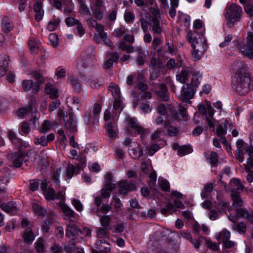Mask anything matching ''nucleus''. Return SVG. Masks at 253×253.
Wrapping results in <instances>:
<instances>
[{
  "label": "nucleus",
  "instance_id": "f257e3e1",
  "mask_svg": "<svg viewBox=\"0 0 253 253\" xmlns=\"http://www.w3.org/2000/svg\"><path fill=\"white\" fill-rule=\"evenodd\" d=\"M187 39L193 49L192 57L194 60L200 59L207 47L206 41L203 35L196 31H189L187 35Z\"/></svg>",
  "mask_w": 253,
  "mask_h": 253
},
{
  "label": "nucleus",
  "instance_id": "f03ea898",
  "mask_svg": "<svg viewBox=\"0 0 253 253\" xmlns=\"http://www.w3.org/2000/svg\"><path fill=\"white\" fill-rule=\"evenodd\" d=\"M251 82V78L244 69H238L235 76L234 84L235 92L240 95H245L247 94L250 90Z\"/></svg>",
  "mask_w": 253,
  "mask_h": 253
},
{
  "label": "nucleus",
  "instance_id": "7ed1b4c3",
  "mask_svg": "<svg viewBox=\"0 0 253 253\" xmlns=\"http://www.w3.org/2000/svg\"><path fill=\"white\" fill-rule=\"evenodd\" d=\"M242 7L235 3H232L226 10L225 17L227 21V26L232 28L235 23L239 21L242 16Z\"/></svg>",
  "mask_w": 253,
  "mask_h": 253
},
{
  "label": "nucleus",
  "instance_id": "20e7f679",
  "mask_svg": "<svg viewBox=\"0 0 253 253\" xmlns=\"http://www.w3.org/2000/svg\"><path fill=\"white\" fill-rule=\"evenodd\" d=\"M96 61L94 53L90 50L87 49L83 51L78 59V66L86 68L92 65Z\"/></svg>",
  "mask_w": 253,
  "mask_h": 253
},
{
  "label": "nucleus",
  "instance_id": "39448f33",
  "mask_svg": "<svg viewBox=\"0 0 253 253\" xmlns=\"http://www.w3.org/2000/svg\"><path fill=\"white\" fill-rule=\"evenodd\" d=\"M91 8V15L95 19L98 21L103 19L106 10L105 2L103 0H97L96 1H93Z\"/></svg>",
  "mask_w": 253,
  "mask_h": 253
},
{
  "label": "nucleus",
  "instance_id": "423d86ee",
  "mask_svg": "<svg viewBox=\"0 0 253 253\" xmlns=\"http://www.w3.org/2000/svg\"><path fill=\"white\" fill-rule=\"evenodd\" d=\"M101 76V72L98 71L96 73H89L87 74L81 75V78L85 82H89L90 86L95 88L101 86L102 82L99 80Z\"/></svg>",
  "mask_w": 253,
  "mask_h": 253
},
{
  "label": "nucleus",
  "instance_id": "0eeeda50",
  "mask_svg": "<svg viewBox=\"0 0 253 253\" xmlns=\"http://www.w3.org/2000/svg\"><path fill=\"white\" fill-rule=\"evenodd\" d=\"M8 158L12 159V165L15 168L21 167L23 163H26L29 160L28 153L19 150L14 155L10 154Z\"/></svg>",
  "mask_w": 253,
  "mask_h": 253
},
{
  "label": "nucleus",
  "instance_id": "6e6552de",
  "mask_svg": "<svg viewBox=\"0 0 253 253\" xmlns=\"http://www.w3.org/2000/svg\"><path fill=\"white\" fill-rule=\"evenodd\" d=\"M194 95V88L189 83L184 84L182 87L178 98L183 102H186L192 98Z\"/></svg>",
  "mask_w": 253,
  "mask_h": 253
},
{
  "label": "nucleus",
  "instance_id": "1a4fd4ad",
  "mask_svg": "<svg viewBox=\"0 0 253 253\" xmlns=\"http://www.w3.org/2000/svg\"><path fill=\"white\" fill-rule=\"evenodd\" d=\"M237 47L243 55L253 58V43L242 42L238 43Z\"/></svg>",
  "mask_w": 253,
  "mask_h": 253
},
{
  "label": "nucleus",
  "instance_id": "9d476101",
  "mask_svg": "<svg viewBox=\"0 0 253 253\" xmlns=\"http://www.w3.org/2000/svg\"><path fill=\"white\" fill-rule=\"evenodd\" d=\"M126 122L127 124L130 126L131 128L135 130V132L141 135V138L142 139L144 138V135L147 133V129L139 126L134 118H128L126 119Z\"/></svg>",
  "mask_w": 253,
  "mask_h": 253
},
{
  "label": "nucleus",
  "instance_id": "9b49d317",
  "mask_svg": "<svg viewBox=\"0 0 253 253\" xmlns=\"http://www.w3.org/2000/svg\"><path fill=\"white\" fill-rule=\"evenodd\" d=\"M68 117V119L66 121L64 120L65 126L70 132L72 133H75L77 131L76 117L72 112L69 113Z\"/></svg>",
  "mask_w": 253,
  "mask_h": 253
},
{
  "label": "nucleus",
  "instance_id": "f8f14e48",
  "mask_svg": "<svg viewBox=\"0 0 253 253\" xmlns=\"http://www.w3.org/2000/svg\"><path fill=\"white\" fill-rule=\"evenodd\" d=\"M96 120H97V118L93 115L90 109L85 111L84 115V122L91 130L96 128L95 121Z\"/></svg>",
  "mask_w": 253,
  "mask_h": 253
},
{
  "label": "nucleus",
  "instance_id": "ddd939ff",
  "mask_svg": "<svg viewBox=\"0 0 253 253\" xmlns=\"http://www.w3.org/2000/svg\"><path fill=\"white\" fill-rule=\"evenodd\" d=\"M152 85H154L155 87L159 88V90L157 92V94L161 100L167 101L168 100V88L165 84H155L153 83Z\"/></svg>",
  "mask_w": 253,
  "mask_h": 253
},
{
  "label": "nucleus",
  "instance_id": "4468645a",
  "mask_svg": "<svg viewBox=\"0 0 253 253\" xmlns=\"http://www.w3.org/2000/svg\"><path fill=\"white\" fill-rule=\"evenodd\" d=\"M106 131L110 138H115L118 133L117 126L115 122H109L105 124Z\"/></svg>",
  "mask_w": 253,
  "mask_h": 253
},
{
  "label": "nucleus",
  "instance_id": "2eb2a0df",
  "mask_svg": "<svg viewBox=\"0 0 253 253\" xmlns=\"http://www.w3.org/2000/svg\"><path fill=\"white\" fill-rule=\"evenodd\" d=\"M96 248L102 253H106L110 251V246L105 239H99L95 243Z\"/></svg>",
  "mask_w": 253,
  "mask_h": 253
},
{
  "label": "nucleus",
  "instance_id": "dca6fc26",
  "mask_svg": "<svg viewBox=\"0 0 253 253\" xmlns=\"http://www.w3.org/2000/svg\"><path fill=\"white\" fill-rule=\"evenodd\" d=\"M231 197L233 201V206L235 207H240L242 206V200L240 196V192L236 189H231Z\"/></svg>",
  "mask_w": 253,
  "mask_h": 253
},
{
  "label": "nucleus",
  "instance_id": "f3484780",
  "mask_svg": "<svg viewBox=\"0 0 253 253\" xmlns=\"http://www.w3.org/2000/svg\"><path fill=\"white\" fill-rule=\"evenodd\" d=\"M116 185L114 183L109 182L105 184L103 188L101 190V196L104 198H109L110 197L111 192L115 189Z\"/></svg>",
  "mask_w": 253,
  "mask_h": 253
},
{
  "label": "nucleus",
  "instance_id": "a211bd4d",
  "mask_svg": "<svg viewBox=\"0 0 253 253\" xmlns=\"http://www.w3.org/2000/svg\"><path fill=\"white\" fill-rule=\"evenodd\" d=\"M66 235L68 237H75L80 235V229L73 223H70L66 230Z\"/></svg>",
  "mask_w": 253,
  "mask_h": 253
},
{
  "label": "nucleus",
  "instance_id": "6ab92c4d",
  "mask_svg": "<svg viewBox=\"0 0 253 253\" xmlns=\"http://www.w3.org/2000/svg\"><path fill=\"white\" fill-rule=\"evenodd\" d=\"M149 25L152 27L153 32L155 34H160L162 32V29L160 25V21L157 18H150Z\"/></svg>",
  "mask_w": 253,
  "mask_h": 253
},
{
  "label": "nucleus",
  "instance_id": "aec40b11",
  "mask_svg": "<svg viewBox=\"0 0 253 253\" xmlns=\"http://www.w3.org/2000/svg\"><path fill=\"white\" fill-rule=\"evenodd\" d=\"M22 236L24 242L27 244H31L35 238L34 233L31 227L25 229Z\"/></svg>",
  "mask_w": 253,
  "mask_h": 253
},
{
  "label": "nucleus",
  "instance_id": "412c9836",
  "mask_svg": "<svg viewBox=\"0 0 253 253\" xmlns=\"http://www.w3.org/2000/svg\"><path fill=\"white\" fill-rule=\"evenodd\" d=\"M61 208L64 213L65 219L72 220V218H75V212L72 209L63 204H61Z\"/></svg>",
  "mask_w": 253,
  "mask_h": 253
},
{
  "label": "nucleus",
  "instance_id": "4be33fe9",
  "mask_svg": "<svg viewBox=\"0 0 253 253\" xmlns=\"http://www.w3.org/2000/svg\"><path fill=\"white\" fill-rule=\"evenodd\" d=\"M44 90L46 93L49 94V97L52 99H55L58 96V91L57 88L53 87L50 83L46 84Z\"/></svg>",
  "mask_w": 253,
  "mask_h": 253
},
{
  "label": "nucleus",
  "instance_id": "5701e85b",
  "mask_svg": "<svg viewBox=\"0 0 253 253\" xmlns=\"http://www.w3.org/2000/svg\"><path fill=\"white\" fill-rule=\"evenodd\" d=\"M207 160L213 167H216L219 163L218 155L217 153L214 151H212L210 156L207 154L205 155Z\"/></svg>",
  "mask_w": 253,
  "mask_h": 253
},
{
  "label": "nucleus",
  "instance_id": "b1692460",
  "mask_svg": "<svg viewBox=\"0 0 253 253\" xmlns=\"http://www.w3.org/2000/svg\"><path fill=\"white\" fill-rule=\"evenodd\" d=\"M174 120L178 121H185L187 120L186 110L184 107H180L178 112L173 114Z\"/></svg>",
  "mask_w": 253,
  "mask_h": 253
},
{
  "label": "nucleus",
  "instance_id": "393cba45",
  "mask_svg": "<svg viewBox=\"0 0 253 253\" xmlns=\"http://www.w3.org/2000/svg\"><path fill=\"white\" fill-rule=\"evenodd\" d=\"M237 214L239 217L246 218L250 222H253V212L249 213L247 210L240 208L237 209Z\"/></svg>",
  "mask_w": 253,
  "mask_h": 253
},
{
  "label": "nucleus",
  "instance_id": "a878e982",
  "mask_svg": "<svg viewBox=\"0 0 253 253\" xmlns=\"http://www.w3.org/2000/svg\"><path fill=\"white\" fill-rule=\"evenodd\" d=\"M189 72L190 70L188 68L182 69L180 74L176 75V80L184 84L187 83L186 82L188 80Z\"/></svg>",
  "mask_w": 253,
  "mask_h": 253
},
{
  "label": "nucleus",
  "instance_id": "bb28decb",
  "mask_svg": "<svg viewBox=\"0 0 253 253\" xmlns=\"http://www.w3.org/2000/svg\"><path fill=\"white\" fill-rule=\"evenodd\" d=\"M2 29L5 33L11 31L13 28V24L11 21L6 16H4L2 19Z\"/></svg>",
  "mask_w": 253,
  "mask_h": 253
},
{
  "label": "nucleus",
  "instance_id": "cd10ccee",
  "mask_svg": "<svg viewBox=\"0 0 253 253\" xmlns=\"http://www.w3.org/2000/svg\"><path fill=\"white\" fill-rule=\"evenodd\" d=\"M201 79L202 75L200 74L199 72H198V73H194L192 75L191 81L189 84H190L191 86L193 88V87H196L200 84Z\"/></svg>",
  "mask_w": 253,
  "mask_h": 253
},
{
  "label": "nucleus",
  "instance_id": "c85d7f7f",
  "mask_svg": "<svg viewBox=\"0 0 253 253\" xmlns=\"http://www.w3.org/2000/svg\"><path fill=\"white\" fill-rule=\"evenodd\" d=\"M32 209L39 215L43 217L46 212V211L43 209L40 202H35L32 204Z\"/></svg>",
  "mask_w": 253,
  "mask_h": 253
},
{
  "label": "nucleus",
  "instance_id": "c756f323",
  "mask_svg": "<svg viewBox=\"0 0 253 253\" xmlns=\"http://www.w3.org/2000/svg\"><path fill=\"white\" fill-rule=\"evenodd\" d=\"M68 82L74 87L75 90L77 92L81 91L82 89L81 84L78 79L73 77H70L68 80Z\"/></svg>",
  "mask_w": 253,
  "mask_h": 253
},
{
  "label": "nucleus",
  "instance_id": "7c9ffc66",
  "mask_svg": "<svg viewBox=\"0 0 253 253\" xmlns=\"http://www.w3.org/2000/svg\"><path fill=\"white\" fill-rule=\"evenodd\" d=\"M8 138L9 140L15 145L17 146H21L22 145V140L19 138H18L15 133L12 130H9L8 131Z\"/></svg>",
  "mask_w": 253,
  "mask_h": 253
},
{
  "label": "nucleus",
  "instance_id": "2f4dec72",
  "mask_svg": "<svg viewBox=\"0 0 253 253\" xmlns=\"http://www.w3.org/2000/svg\"><path fill=\"white\" fill-rule=\"evenodd\" d=\"M228 124V121H225L219 125L216 129V134L218 136L225 135L226 133Z\"/></svg>",
  "mask_w": 253,
  "mask_h": 253
},
{
  "label": "nucleus",
  "instance_id": "473e14b6",
  "mask_svg": "<svg viewBox=\"0 0 253 253\" xmlns=\"http://www.w3.org/2000/svg\"><path fill=\"white\" fill-rule=\"evenodd\" d=\"M0 208L4 211L7 212H10L16 209V203L12 202H9L7 204L5 203H2L0 205Z\"/></svg>",
  "mask_w": 253,
  "mask_h": 253
},
{
  "label": "nucleus",
  "instance_id": "72a5a7b5",
  "mask_svg": "<svg viewBox=\"0 0 253 253\" xmlns=\"http://www.w3.org/2000/svg\"><path fill=\"white\" fill-rule=\"evenodd\" d=\"M43 193L46 200H54L56 198V194L52 188L48 187Z\"/></svg>",
  "mask_w": 253,
  "mask_h": 253
},
{
  "label": "nucleus",
  "instance_id": "f704fd0d",
  "mask_svg": "<svg viewBox=\"0 0 253 253\" xmlns=\"http://www.w3.org/2000/svg\"><path fill=\"white\" fill-rule=\"evenodd\" d=\"M232 189H236L237 191H242L244 188L243 184L241 183L240 180L237 178L232 179L230 183Z\"/></svg>",
  "mask_w": 253,
  "mask_h": 253
},
{
  "label": "nucleus",
  "instance_id": "c9c22d12",
  "mask_svg": "<svg viewBox=\"0 0 253 253\" xmlns=\"http://www.w3.org/2000/svg\"><path fill=\"white\" fill-rule=\"evenodd\" d=\"M192 151V148L190 146L182 145L178 150L177 154L180 156H182L191 153Z\"/></svg>",
  "mask_w": 253,
  "mask_h": 253
},
{
  "label": "nucleus",
  "instance_id": "e433bc0d",
  "mask_svg": "<svg viewBox=\"0 0 253 253\" xmlns=\"http://www.w3.org/2000/svg\"><path fill=\"white\" fill-rule=\"evenodd\" d=\"M35 244V249L37 252L39 253H42L44 252L45 251V247L44 240L42 238H39Z\"/></svg>",
  "mask_w": 253,
  "mask_h": 253
},
{
  "label": "nucleus",
  "instance_id": "4c0bfd02",
  "mask_svg": "<svg viewBox=\"0 0 253 253\" xmlns=\"http://www.w3.org/2000/svg\"><path fill=\"white\" fill-rule=\"evenodd\" d=\"M60 22V20L58 18L52 19L49 22L47 25V29L50 31L55 30L59 25Z\"/></svg>",
  "mask_w": 253,
  "mask_h": 253
},
{
  "label": "nucleus",
  "instance_id": "58836bf2",
  "mask_svg": "<svg viewBox=\"0 0 253 253\" xmlns=\"http://www.w3.org/2000/svg\"><path fill=\"white\" fill-rule=\"evenodd\" d=\"M81 14L91 15V11L86 4L85 2L79 5Z\"/></svg>",
  "mask_w": 253,
  "mask_h": 253
},
{
  "label": "nucleus",
  "instance_id": "ea45409f",
  "mask_svg": "<svg viewBox=\"0 0 253 253\" xmlns=\"http://www.w3.org/2000/svg\"><path fill=\"white\" fill-rule=\"evenodd\" d=\"M97 237L100 239H106L109 237V233L108 230L103 228H99L97 230Z\"/></svg>",
  "mask_w": 253,
  "mask_h": 253
},
{
  "label": "nucleus",
  "instance_id": "a19ab883",
  "mask_svg": "<svg viewBox=\"0 0 253 253\" xmlns=\"http://www.w3.org/2000/svg\"><path fill=\"white\" fill-rule=\"evenodd\" d=\"M33 82L32 80H25L22 82V86L23 90L26 91H29L33 86Z\"/></svg>",
  "mask_w": 253,
  "mask_h": 253
},
{
  "label": "nucleus",
  "instance_id": "79ce46f5",
  "mask_svg": "<svg viewBox=\"0 0 253 253\" xmlns=\"http://www.w3.org/2000/svg\"><path fill=\"white\" fill-rule=\"evenodd\" d=\"M164 128L167 129L168 133L170 136L175 135L178 132L176 128L169 126L168 122H165Z\"/></svg>",
  "mask_w": 253,
  "mask_h": 253
},
{
  "label": "nucleus",
  "instance_id": "37998d69",
  "mask_svg": "<svg viewBox=\"0 0 253 253\" xmlns=\"http://www.w3.org/2000/svg\"><path fill=\"white\" fill-rule=\"evenodd\" d=\"M232 228L234 230L242 233H245L246 230V226L243 222H240L239 223L234 224Z\"/></svg>",
  "mask_w": 253,
  "mask_h": 253
},
{
  "label": "nucleus",
  "instance_id": "c03bdc74",
  "mask_svg": "<svg viewBox=\"0 0 253 253\" xmlns=\"http://www.w3.org/2000/svg\"><path fill=\"white\" fill-rule=\"evenodd\" d=\"M119 47L124 51L127 52H133L134 50V47L131 45H127L125 42H120Z\"/></svg>",
  "mask_w": 253,
  "mask_h": 253
},
{
  "label": "nucleus",
  "instance_id": "a18cd8bd",
  "mask_svg": "<svg viewBox=\"0 0 253 253\" xmlns=\"http://www.w3.org/2000/svg\"><path fill=\"white\" fill-rule=\"evenodd\" d=\"M94 29H95V30L98 33V34H95L94 35V38H96L97 40L99 39V37L100 36L105 34V33H104V26L101 24L98 23L97 26L95 27Z\"/></svg>",
  "mask_w": 253,
  "mask_h": 253
},
{
  "label": "nucleus",
  "instance_id": "49530a36",
  "mask_svg": "<svg viewBox=\"0 0 253 253\" xmlns=\"http://www.w3.org/2000/svg\"><path fill=\"white\" fill-rule=\"evenodd\" d=\"M77 168L74 165H68L66 168V175L69 179H71L74 175Z\"/></svg>",
  "mask_w": 253,
  "mask_h": 253
},
{
  "label": "nucleus",
  "instance_id": "de8ad7c7",
  "mask_svg": "<svg viewBox=\"0 0 253 253\" xmlns=\"http://www.w3.org/2000/svg\"><path fill=\"white\" fill-rule=\"evenodd\" d=\"M40 182L41 180L33 179L30 180V189L32 191H35L38 190L40 186Z\"/></svg>",
  "mask_w": 253,
  "mask_h": 253
},
{
  "label": "nucleus",
  "instance_id": "09e8293b",
  "mask_svg": "<svg viewBox=\"0 0 253 253\" xmlns=\"http://www.w3.org/2000/svg\"><path fill=\"white\" fill-rule=\"evenodd\" d=\"M218 238L221 240L222 242L228 240L230 238V232L227 230H223L219 233Z\"/></svg>",
  "mask_w": 253,
  "mask_h": 253
},
{
  "label": "nucleus",
  "instance_id": "8fccbe9b",
  "mask_svg": "<svg viewBox=\"0 0 253 253\" xmlns=\"http://www.w3.org/2000/svg\"><path fill=\"white\" fill-rule=\"evenodd\" d=\"M124 19L127 23H133L135 19L134 14L130 11H127L125 13Z\"/></svg>",
  "mask_w": 253,
  "mask_h": 253
},
{
  "label": "nucleus",
  "instance_id": "3c124183",
  "mask_svg": "<svg viewBox=\"0 0 253 253\" xmlns=\"http://www.w3.org/2000/svg\"><path fill=\"white\" fill-rule=\"evenodd\" d=\"M159 184L161 189L165 191H169L170 189V185L169 182L166 179H159Z\"/></svg>",
  "mask_w": 253,
  "mask_h": 253
},
{
  "label": "nucleus",
  "instance_id": "603ef678",
  "mask_svg": "<svg viewBox=\"0 0 253 253\" xmlns=\"http://www.w3.org/2000/svg\"><path fill=\"white\" fill-rule=\"evenodd\" d=\"M126 31L127 29H126L124 27H122L115 29L113 32V35L116 38L122 37Z\"/></svg>",
  "mask_w": 253,
  "mask_h": 253
},
{
  "label": "nucleus",
  "instance_id": "864d4df0",
  "mask_svg": "<svg viewBox=\"0 0 253 253\" xmlns=\"http://www.w3.org/2000/svg\"><path fill=\"white\" fill-rule=\"evenodd\" d=\"M126 181H122L119 184V193L120 194L126 195L128 193Z\"/></svg>",
  "mask_w": 253,
  "mask_h": 253
},
{
  "label": "nucleus",
  "instance_id": "5fc2aeb1",
  "mask_svg": "<svg viewBox=\"0 0 253 253\" xmlns=\"http://www.w3.org/2000/svg\"><path fill=\"white\" fill-rule=\"evenodd\" d=\"M111 218L109 215H103L100 218L101 225L104 227H107L109 225Z\"/></svg>",
  "mask_w": 253,
  "mask_h": 253
},
{
  "label": "nucleus",
  "instance_id": "6e6d98bb",
  "mask_svg": "<svg viewBox=\"0 0 253 253\" xmlns=\"http://www.w3.org/2000/svg\"><path fill=\"white\" fill-rule=\"evenodd\" d=\"M150 64L155 69H161L162 67L161 61L156 59L155 57H152L151 58Z\"/></svg>",
  "mask_w": 253,
  "mask_h": 253
},
{
  "label": "nucleus",
  "instance_id": "4d7b16f0",
  "mask_svg": "<svg viewBox=\"0 0 253 253\" xmlns=\"http://www.w3.org/2000/svg\"><path fill=\"white\" fill-rule=\"evenodd\" d=\"M52 222L51 218H47L45 219L44 223L42 226V229L45 233H48L50 228V226Z\"/></svg>",
  "mask_w": 253,
  "mask_h": 253
},
{
  "label": "nucleus",
  "instance_id": "13d9d810",
  "mask_svg": "<svg viewBox=\"0 0 253 253\" xmlns=\"http://www.w3.org/2000/svg\"><path fill=\"white\" fill-rule=\"evenodd\" d=\"M244 10L246 13L250 16H253V3L248 2L244 5Z\"/></svg>",
  "mask_w": 253,
  "mask_h": 253
},
{
  "label": "nucleus",
  "instance_id": "bf43d9fd",
  "mask_svg": "<svg viewBox=\"0 0 253 253\" xmlns=\"http://www.w3.org/2000/svg\"><path fill=\"white\" fill-rule=\"evenodd\" d=\"M79 21V20L71 17H68L65 20L66 25L69 27L76 25Z\"/></svg>",
  "mask_w": 253,
  "mask_h": 253
},
{
  "label": "nucleus",
  "instance_id": "052dcab7",
  "mask_svg": "<svg viewBox=\"0 0 253 253\" xmlns=\"http://www.w3.org/2000/svg\"><path fill=\"white\" fill-rule=\"evenodd\" d=\"M217 206L220 209L226 210L228 208V204L224 200L221 198H217Z\"/></svg>",
  "mask_w": 253,
  "mask_h": 253
},
{
  "label": "nucleus",
  "instance_id": "680f3d73",
  "mask_svg": "<svg viewBox=\"0 0 253 253\" xmlns=\"http://www.w3.org/2000/svg\"><path fill=\"white\" fill-rule=\"evenodd\" d=\"M28 44L32 51L36 52L38 50V44L34 38H31L29 39Z\"/></svg>",
  "mask_w": 253,
  "mask_h": 253
},
{
  "label": "nucleus",
  "instance_id": "e2e57ef3",
  "mask_svg": "<svg viewBox=\"0 0 253 253\" xmlns=\"http://www.w3.org/2000/svg\"><path fill=\"white\" fill-rule=\"evenodd\" d=\"M163 42L161 39L158 37H155L151 43V48L153 50L156 49L159 45L162 43Z\"/></svg>",
  "mask_w": 253,
  "mask_h": 253
},
{
  "label": "nucleus",
  "instance_id": "0e129e2a",
  "mask_svg": "<svg viewBox=\"0 0 253 253\" xmlns=\"http://www.w3.org/2000/svg\"><path fill=\"white\" fill-rule=\"evenodd\" d=\"M33 77L40 84H42L44 82V78L43 76L37 71L33 73Z\"/></svg>",
  "mask_w": 253,
  "mask_h": 253
},
{
  "label": "nucleus",
  "instance_id": "69168bd1",
  "mask_svg": "<svg viewBox=\"0 0 253 253\" xmlns=\"http://www.w3.org/2000/svg\"><path fill=\"white\" fill-rule=\"evenodd\" d=\"M141 109L145 113H148L151 111L152 107L149 105V102L146 101L142 103L140 106Z\"/></svg>",
  "mask_w": 253,
  "mask_h": 253
},
{
  "label": "nucleus",
  "instance_id": "338daca9",
  "mask_svg": "<svg viewBox=\"0 0 253 253\" xmlns=\"http://www.w3.org/2000/svg\"><path fill=\"white\" fill-rule=\"evenodd\" d=\"M247 153L249 157H253V147L252 146L242 148V155Z\"/></svg>",
  "mask_w": 253,
  "mask_h": 253
},
{
  "label": "nucleus",
  "instance_id": "774afa93",
  "mask_svg": "<svg viewBox=\"0 0 253 253\" xmlns=\"http://www.w3.org/2000/svg\"><path fill=\"white\" fill-rule=\"evenodd\" d=\"M246 171H248L253 168V157H249L247 159V164H244Z\"/></svg>",
  "mask_w": 253,
  "mask_h": 253
}]
</instances>
